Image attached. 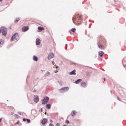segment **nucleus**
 Segmentation results:
<instances>
[{"instance_id": "nucleus-1", "label": "nucleus", "mask_w": 126, "mask_h": 126, "mask_svg": "<svg viewBox=\"0 0 126 126\" xmlns=\"http://www.w3.org/2000/svg\"><path fill=\"white\" fill-rule=\"evenodd\" d=\"M82 19V18L81 16L79 15L75 16L72 19L74 23H75V21H80H80H81V20Z\"/></svg>"}, {"instance_id": "nucleus-2", "label": "nucleus", "mask_w": 126, "mask_h": 126, "mask_svg": "<svg viewBox=\"0 0 126 126\" xmlns=\"http://www.w3.org/2000/svg\"><path fill=\"white\" fill-rule=\"evenodd\" d=\"M19 35L17 33L14 34L12 36L11 40L12 41H15L18 39Z\"/></svg>"}, {"instance_id": "nucleus-3", "label": "nucleus", "mask_w": 126, "mask_h": 126, "mask_svg": "<svg viewBox=\"0 0 126 126\" xmlns=\"http://www.w3.org/2000/svg\"><path fill=\"white\" fill-rule=\"evenodd\" d=\"M49 100V98L47 96L45 97L44 99L42 100V104L44 105L47 103Z\"/></svg>"}, {"instance_id": "nucleus-4", "label": "nucleus", "mask_w": 126, "mask_h": 126, "mask_svg": "<svg viewBox=\"0 0 126 126\" xmlns=\"http://www.w3.org/2000/svg\"><path fill=\"white\" fill-rule=\"evenodd\" d=\"M68 89V87H67L62 88L59 90L61 93H63L67 91Z\"/></svg>"}, {"instance_id": "nucleus-5", "label": "nucleus", "mask_w": 126, "mask_h": 126, "mask_svg": "<svg viewBox=\"0 0 126 126\" xmlns=\"http://www.w3.org/2000/svg\"><path fill=\"white\" fill-rule=\"evenodd\" d=\"M1 32L3 35L4 36H6L7 32L6 29V28L2 29H1Z\"/></svg>"}, {"instance_id": "nucleus-6", "label": "nucleus", "mask_w": 126, "mask_h": 126, "mask_svg": "<svg viewBox=\"0 0 126 126\" xmlns=\"http://www.w3.org/2000/svg\"><path fill=\"white\" fill-rule=\"evenodd\" d=\"M34 102L37 103L39 100V98L38 96L37 95H34Z\"/></svg>"}, {"instance_id": "nucleus-7", "label": "nucleus", "mask_w": 126, "mask_h": 126, "mask_svg": "<svg viewBox=\"0 0 126 126\" xmlns=\"http://www.w3.org/2000/svg\"><path fill=\"white\" fill-rule=\"evenodd\" d=\"M101 42H100L99 43L98 42H97V45L98 47L101 49H104V46H102L101 45Z\"/></svg>"}, {"instance_id": "nucleus-8", "label": "nucleus", "mask_w": 126, "mask_h": 126, "mask_svg": "<svg viewBox=\"0 0 126 126\" xmlns=\"http://www.w3.org/2000/svg\"><path fill=\"white\" fill-rule=\"evenodd\" d=\"M29 29L28 27L27 26H25L22 28V30L23 32H25L27 31Z\"/></svg>"}, {"instance_id": "nucleus-9", "label": "nucleus", "mask_w": 126, "mask_h": 126, "mask_svg": "<svg viewBox=\"0 0 126 126\" xmlns=\"http://www.w3.org/2000/svg\"><path fill=\"white\" fill-rule=\"evenodd\" d=\"M40 42V40L39 38H37L36 41V45H39Z\"/></svg>"}, {"instance_id": "nucleus-10", "label": "nucleus", "mask_w": 126, "mask_h": 126, "mask_svg": "<svg viewBox=\"0 0 126 126\" xmlns=\"http://www.w3.org/2000/svg\"><path fill=\"white\" fill-rule=\"evenodd\" d=\"M76 71L75 70H74L71 72H69V74L70 75H75L76 74Z\"/></svg>"}, {"instance_id": "nucleus-11", "label": "nucleus", "mask_w": 126, "mask_h": 126, "mask_svg": "<svg viewBox=\"0 0 126 126\" xmlns=\"http://www.w3.org/2000/svg\"><path fill=\"white\" fill-rule=\"evenodd\" d=\"M47 121V120L46 118H44L42 121V123L43 124H45Z\"/></svg>"}, {"instance_id": "nucleus-12", "label": "nucleus", "mask_w": 126, "mask_h": 126, "mask_svg": "<svg viewBox=\"0 0 126 126\" xmlns=\"http://www.w3.org/2000/svg\"><path fill=\"white\" fill-rule=\"evenodd\" d=\"M54 56V54L53 53H51L50 55L49 56L48 59L49 60L52 58Z\"/></svg>"}, {"instance_id": "nucleus-13", "label": "nucleus", "mask_w": 126, "mask_h": 126, "mask_svg": "<svg viewBox=\"0 0 126 126\" xmlns=\"http://www.w3.org/2000/svg\"><path fill=\"white\" fill-rule=\"evenodd\" d=\"M33 59L34 61H37L38 60V58L36 56L34 55L33 56Z\"/></svg>"}, {"instance_id": "nucleus-14", "label": "nucleus", "mask_w": 126, "mask_h": 126, "mask_svg": "<svg viewBox=\"0 0 126 126\" xmlns=\"http://www.w3.org/2000/svg\"><path fill=\"white\" fill-rule=\"evenodd\" d=\"M4 41L3 40L1 39L0 40V47H2V45L3 44Z\"/></svg>"}, {"instance_id": "nucleus-15", "label": "nucleus", "mask_w": 126, "mask_h": 126, "mask_svg": "<svg viewBox=\"0 0 126 126\" xmlns=\"http://www.w3.org/2000/svg\"><path fill=\"white\" fill-rule=\"evenodd\" d=\"M81 86H82L83 87H85L87 85V84L86 83H85V82H83L81 83Z\"/></svg>"}, {"instance_id": "nucleus-16", "label": "nucleus", "mask_w": 126, "mask_h": 126, "mask_svg": "<svg viewBox=\"0 0 126 126\" xmlns=\"http://www.w3.org/2000/svg\"><path fill=\"white\" fill-rule=\"evenodd\" d=\"M104 54V52L102 51H100L99 52V54L100 57H102Z\"/></svg>"}, {"instance_id": "nucleus-17", "label": "nucleus", "mask_w": 126, "mask_h": 126, "mask_svg": "<svg viewBox=\"0 0 126 126\" xmlns=\"http://www.w3.org/2000/svg\"><path fill=\"white\" fill-rule=\"evenodd\" d=\"M82 80V79H78V80H77L75 82V83H76V84H78V83H79V82H81V81Z\"/></svg>"}, {"instance_id": "nucleus-18", "label": "nucleus", "mask_w": 126, "mask_h": 126, "mask_svg": "<svg viewBox=\"0 0 126 126\" xmlns=\"http://www.w3.org/2000/svg\"><path fill=\"white\" fill-rule=\"evenodd\" d=\"M38 30L40 31H42L44 30V28L43 27H39L38 28Z\"/></svg>"}, {"instance_id": "nucleus-19", "label": "nucleus", "mask_w": 126, "mask_h": 126, "mask_svg": "<svg viewBox=\"0 0 126 126\" xmlns=\"http://www.w3.org/2000/svg\"><path fill=\"white\" fill-rule=\"evenodd\" d=\"M46 107L47 109H50L51 107V105L49 104H47L46 105Z\"/></svg>"}, {"instance_id": "nucleus-20", "label": "nucleus", "mask_w": 126, "mask_h": 126, "mask_svg": "<svg viewBox=\"0 0 126 126\" xmlns=\"http://www.w3.org/2000/svg\"><path fill=\"white\" fill-rule=\"evenodd\" d=\"M77 112L75 110H73L71 113V115L72 116H74V114H75Z\"/></svg>"}, {"instance_id": "nucleus-21", "label": "nucleus", "mask_w": 126, "mask_h": 126, "mask_svg": "<svg viewBox=\"0 0 126 126\" xmlns=\"http://www.w3.org/2000/svg\"><path fill=\"white\" fill-rule=\"evenodd\" d=\"M50 75V73L48 72H47L45 75V76L47 77Z\"/></svg>"}, {"instance_id": "nucleus-22", "label": "nucleus", "mask_w": 126, "mask_h": 126, "mask_svg": "<svg viewBox=\"0 0 126 126\" xmlns=\"http://www.w3.org/2000/svg\"><path fill=\"white\" fill-rule=\"evenodd\" d=\"M20 19V18H16L14 22L15 23L17 22Z\"/></svg>"}, {"instance_id": "nucleus-23", "label": "nucleus", "mask_w": 126, "mask_h": 126, "mask_svg": "<svg viewBox=\"0 0 126 126\" xmlns=\"http://www.w3.org/2000/svg\"><path fill=\"white\" fill-rule=\"evenodd\" d=\"M71 31L73 32H75L76 31V29L75 28H73L72 29H71Z\"/></svg>"}, {"instance_id": "nucleus-24", "label": "nucleus", "mask_w": 126, "mask_h": 126, "mask_svg": "<svg viewBox=\"0 0 126 126\" xmlns=\"http://www.w3.org/2000/svg\"><path fill=\"white\" fill-rule=\"evenodd\" d=\"M65 122L67 124H68L69 123V122L68 120H66L65 121Z\"/></svg>"}, {"instance_id": "nucleus-25", "label": "nucleus", "mask_w": 126, "mask_h": 126, "mask_svg": "<svg viewBox=\"0 0 126 126\" xmlns=\"http://www.w3.org/2000/svg\"><path fill=\"white\" fill-rule=\"evenodd\" d=\"M26 120H27V122L28 123H29L30 122V120L28 119H27Z\"/></svg>"}, {"instance_id": "nucleus-26", "label": "nucleus", "mask_w": 126, "mask_h": 126, "mask_svg": "<svg viewBox=\"0 0 126 126\" xmlns=\"http://www.w3.org/2000/svg\"><path fill=\"white\" fill-rule=\"evenodd\" d=\"M56 126H60V125L59 123H57L56 125Z\"/></svg>"}, {"instance_id": "nucleus-27", "label": "nucleus", "mask_w": 126, "mask_h": 126, "mask_svg": "<svg viewBox=\"0 0 126 126\" xmlns=\"http://www.w3.org/2000/svg\"><path fill=\"white\" fill-rule=\"evenodd\" d=\"M15 116L17 118H18L19 117V116L17 114H15Z\"/></svg>"}, {"instance_id": "nucleus-28", "label": "nucleus", "mask_w": 126, "mask_h": 126, "mask_svg": "<svg viewBox=\"0 0 126 126\" xmlns=\"http://www.w3.org/2000/svg\"><path fill=\"white\" fill-rule=\"evenodd\" d=\"M49 126H54V125L53 124L50 123L49 125Z\"/></svg>"}, {"instance_id": "nucleus-29", "label": "nucleus", "mask_w": 126, "mask_h": 126, "mask_svg": "<svg viewBox=\"0 0 126 126\" xmlns=\"http://www.w3.org/2000/svg\"><path fill=\"white\" fill-rule=\"evenodd\" d=\"M26 120H27V119H25V118H24L23 119V121L25 122V121Z\"/></svg>"}, {"instance_id": "nucleus-30", "label": "nucleus", "mask_w": 126, "mask_h": 126, "mask_svg": "<svg viewBox=\"0 0 126 126\" xmlns=\"http://www.w3.org/2000/svg\"><path fill=\"white\" fill-rule=\"evenodd\" d=\"M117 99H118V100H119V101H120V98H119V97H117Z\"/></svg>"}, {"instance_id": "nucleus-31", "label": "nucleus", "mask_w": 126, "mask_h": 126, "mask_svg": "<svg viewBox=\"0 0 126 126\" xmlns=\"http://www.w3.org/2000/svg\"><path fill=\"white\" fill-rule=\"evenodd\" d=\"M43 110L42 109V108H41L40 110V111H41V112H43Z\"/></svg>"}, {"instance_id": "nucleus-32", "label": "nucleus", "mask_w": 126, "mask_h": 126, "mask_svg": "<svg viewBox=\"0 0 126 126\" xmlns=\"http://www.w3.org/2000/svg\"><path fill=\"white\" fill-rule=\"evenodd\" d=\"M50 122L51 123L53 122V121L52 120H50Z\"/></svg>"}, {"instance_id": "nucleus-33", "label": "nucleus", "mask_w": 126, "mask_h": 126, "mask_svg": "<svg viewBox=\"0 0 126 126\" xmlns=\"http://www.w3.org/2000/svg\"><path fill=\"white\" fill-rule=\"evenodd\" d=\"M52 63L53 64V65H54V63L53 61H52Z\"/></svg>"}, {"instance_id": "nucleus-34", "label": "nucleus", "mask_w": 126, "mask_h": 126, "mask_svg": "<svg viewBox=\"0 0 126 126\" xmlns=\"http://www.w3.org/2000/svg\"><path fill=\"white\" fill-rule=\"evenodd\" d=\"M36 91V90L35 89H34L33 91V92H35Z\"/></svg>"}, {"instance_id": "nucleus-35", "label": "nucleus", "mask_w": 126, "mask_h": 126, "mask_svg": "<svg viewBox=\"0 0 126 126\" xmlns=\"http://www.w3.org/2000/svg\"><path fill=\"white\" fill-rule=\"evenodd\" d=\"M58 72V71L57 70H56V71L55 72V73H56L57 72Z\"/></svg>"}, {"instance_id": "nucleus-36", "label": "nucleus", "mask_w": 126, "mask_h": 126, "mask_svg": "<svg viewBox=\"0 0 126 126\" xmlns=\"http://www.w3.org/2000/svg\"><path fill=\"white\" fill-rule=\"evenodd\" d=\"M19 123V122L18 121V122H17L16 123V124H18V123Z\"/></svg>"}, {"instance_id": "nucleus-37", "label": "nucleus", "mask_w": 126, "mask_h": 126, "mask_svg": "<svg viewBox=\"0 0 126 126\" xmlns=\"http://www.w3.org/2000/svg\"><path fill=\"white\" fill-rule=\"evenodd\" d=\"M18 113L20 115H21V112H19Z\"/></svg>"}, {"instance_id": "nucleus-38", "label": "nucleus", "mask_w": 126, "mask_h": 126, "mask_svg": "<svg viewBox=\"0 0 126 126\" xmlns=\"http://www.w3.org/2000/svg\"><path fill=\"white\" fill-rule=\"evenodd\" d=\"M1 120H2V118H0V121H1Z\"/></svg>"}, {"instance_id": "nucleus-39", "label": "nucleus", "mask_w": 126, "mask_h": 126, "mask_svg": "<svg viewBox=\"0 0 126 126\" xmlns=\"http://www.w3.org/2000/svg\"><path fill=\"white\" fill-rule=\"evenodd\" d=\"M45 114L46 115L47 114V112H45Z\"/></svg>"}, {"instance_id": "nucleus-40", "label": "nucleus", "mask_w": 126, "mask_h": 126, "mask_svg": "<svg viewBox=\"0 0 126 126\" xmlns=\"http://www.w3.org/2000/svg\"><path fill=\"white\" fill-rule=\"evenodd\" d=\"M56 68H57H57H58V66H56Z\"/></svg>"}, {"instance_id": "nucleus-41", "label": "nucleus", "mask_w": 126, "mask_h": 126, "mask_svg": "<svg viewBox=\"0 0 126 126\" xmlns=\"http://www.w3.org/2000/svg\"><path fill=\"white\" fill-rule=\"evenodd\" d=\"M104 81H105V78H104Z\"/></svg>"}, {"instance_id": "nucleus-42", "label": "nucleus", "mask_w": 126, "mask_h": 126, "mask_svg": "<svg viewBox=\"0 0 126 126\" xmlns=\"http://www.w3.org/2000/svg\"><path fill=\"white\" fill-rule=\"evenodd\" d=\"M63 126H67L65 125H63Z\"/></svg>"}, {"instance_id": "nucleus-43", "label": "nucleus", "mask_w": 126, "mask_h": 126, "mask_svg": "<svg viewBox=\"0 0 126 126\" xmlns=\"http://www.w3.org/2000/svg\"><path fill=\"white\" fill-rule=\"evenodd\" d=\"M2 0H0V1L1 2L2 1Z\"/></svg>"}, {"instance_id": "nucleus-44", "label": "nucleus", "mask_w": 126, "mask_h": 126, "mask_svg": "<svg viewBox=\"0 0 126 126\" xmlns=\"http://www.w3.org/2000/svg\"><path fill=\"white\" fill-rule=\"evenodd\" d=\"M110 92H111V93H112V92L111 91H110Z\"/></svg>"}, {"instance_id": "nucleus-45", "label": "nucleus", "mask_w": 126, "mask_h": 126, "mask_svg": "<svg viewBox=\"0 0 126 126\" xmlns=\"http://www.w3.org/2000/svg\"><path fill=\"white\" fill-rule=\"evenodd\" d=\"M1 122V121H0V122Z\"/></svg>"}]
</instances>
